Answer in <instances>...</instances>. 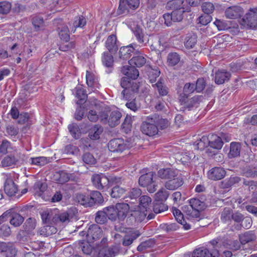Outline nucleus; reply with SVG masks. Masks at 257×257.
I'll list each match as a JSON object with an SVG mask.
<instances>
[{"instance_id":"f257e3e1","label":"nucleus","mask_w":257,"mask_h":257,"mask_svg":"<svg viewBox=\"0 0 257 257\" xmlns=\"http://www.w3.org/2000/svg\"><path fill=\"white\" fill-rule=\"evenodd\" d=\"M78 219V211L75 207H72L58 214L55 213L53 217L52 222L55 223H62L67 224L70 222L76 221Z\"/></svg>"},{"instance_id":"f03ea898","label":"nucleus","mask_w":257,"mask_h":257,"mask_svg":"<svg viewBox=\"0 0 257 257\" xmlns=\"http://www.w3.org/2000/svg\"><path fill=\"white\" fill-rule=\"evenodd\" d=\"M130 79L125 76L122 77L120 81V85L123 88L121 94L125 100L132 98V95L138 92L139 89L138 84L132 82Z\"/></svg>"},{"instance_id":"7ed1b4c3","label":"nucleus","mask_w":257,"mask_h":257,"mask_svg":"<svg viewBox=\"0 0 257 257\" xmlns=\"http://www.w3.org/2000/svg\"><path fill=\"white\" fill-rule=\"evenodd\" d=\"M191 9L189 6L182 7L180 10H173L171 13L164 14L163 18L165 21V24L167 26H170L172 22H180L183 19V15L184 12H190Z\"/></svg>"},{"instance_id":"20e7f679","label":"nucleus","mask_w":257,"mask_h":257,"mask_svg":"<svg viewBox=\"0 0 257 257\" xmlns=\"http://www.w3.org/2000/svg\"><path fill=\"white\" fill-rule=\"evenodd\" d=\"M121 113L118 110H114L108 113L103 112L99 115L100 121L105 124H108L110 127H114L120 122Z\"/></svg>"},{"instance_id":"39448f33","label":"nucleus","mask_w":257,"mask_h":257,"mask_svg":"<svg viewBox=\"0 0 257 257\" xmlns=\"http://www.w3.org/2000/svg\"><path fill=\"white\" fill-rule=\"evenodd\" d=\"M14 153L7 155L2 159L1 166L3 167H14L18 165L23 161L24 155L16 149H14Z\"/></svg>"},{"instance_id":"423d86ee","label":"nucleus","mask_w":257,"mask_h":257,"mask_svg":"<svg viewBox=\"0 0 257 257\" xmlns=\"http://www.w3.org/2000/svg\"><path fill=\"white\" fill-rule=\"evenodd\" d=\"M140 5V0H119L117 14L125 15L128 13L130 9L135 10Z\"/></svg>"},{"instance_id":"0eeeda50","label":"nucleus","mask_w":257,"mask_h":257,"mask_svg":"<svg viewBox=\"0 0 257 257\" xmlns=\"http://www.w3.org/2000/svg\"><path fill=\"white\" fill-rule=\"evenodd\" d=\"M153 174L149 172L142 175L139 180V184L143 187H146L148 191L153 193L156 190V185L153 180Z\"/></svg>"},{"instance_id":"6e6552de","label":"nucleus","mask_w":257,"mask_h":257,"mask_svg":"<svg viewBox=\"0 0 257 257\" xmlns=\"http://www.w3.org/2000/svg\"><path fill=\"white\" fill-rule=\"evenodd\" d=\"M102 236V230L97 224L90 225L86 235L87 240L90 242H94L99 240Z\"/></svg>"},{"instance_id":"1a4fd4ad","label":"nucleus","mask_w":257,"mask_h":257,"mask_svg":"<svg viewBox=\"0 0 257 257\" xmlns=\"http://www.w3.org/2000/svg\"><path fill=\"white\" fill-rule=\"evenodd\" d=\"M142 133L149 136H153L157 134L158 126L154 123L153 118L148 117L147 121L143 122L141 125Z\"/></svg>"},{"instance_id":"9d476101","label":"nucleus","mask_w":257,"mask_h":257,"mask_svg":"<svg viewBox=\"0 0 257 257\" xmlns=\"http://www.w3.org/2000/svg\"><path fill=\"white\" fill-rule=\"evenodd\" d=\"M62 19L59 18L54 20L55 24L57 25L59 36L61 40L68 42L70 39L69 30L68 27L62 24Z\"/></svg>"},{"instance_id":"9b49d317","label":"nucleus","mask_w":257,"mask_h":257,"mask_svg":"<svg viewBox=\"0 0 257 257\" xmlns=\"http://www.w3.org/2000/svg\"><path fill=\"white\" fill-rule=\"evenodd\" d=\"M133 203L134 202L128 203H119L116 204V211L117 218L120 220H123L126 217L129 210L133 209Z\"/></svg>"},{"instance_id":"f8f14e48","label":"nucleus","mask_w":257,"mask_h":257,"mask_svg":"<svg viewBox=\"0 0 257 257\" xmlns=\"http://www.w3.org/2000/svg\"><path fill=\"white\" fill-rule=\"evenodd\" d=\"M107 147L108 150L112 152H122L128 148L124 143L123 140L120 139L111 140L108 143Z\"/></svg>"},{"instance_id":"ddd939ff","label":"nucleus","mask_w":257,"mask_h":257,"mask_svg":"<svg viewBox=\"0 0 257 257\" xmlns=\"http://www.w3.org/2000/svg\"><path fill=\"white\" fill-rule=\"evenodd\" d=\"M91 181L93 185L98 189H102L109 185L108 178L103 174H94Z\"/></svg>"},{"instance_id":"4468645a","label":"nucleus","mask_w":257,"mask_h":257,"mask_svg":"<svg viewBox=\"0 0 257 257\" xmlns=\"http://www.w3.org/2000/svg\"><path fill=\"white\" fill-rule=\"evenodd\" d=\"M226 171L220 167H215L210 169L207 173L209 179L213 181L220 180L224 178Z\"/></svg>"},{"instance_id":"2eb2a0df","label":"nucleus","mask_w":257,"mask_h":257,"mask_svg":"<svg viewBox=\"0 0 257 257\" xmlns=\"http://www.w3.org/2000/svg\"><path fill=\"white\" fill-rule=\"evenodd\" d=\"M17 250L11 243H0V254L2 257H15Z\"/></svg>"},{"instance_id":"dca6fc26","label":"nucleus","mask_w":257,"mask_h":257,"mask_svg":"<svg viewBox=\"0 0 257 257\" xmlns=\"http://www.w3.org/2000/svg\"><path fill=\"white\" fill-rule=\"evenodd\" d=\"M243 21L250 28L257 27V9H250L248 12L246 14Z\"/></svg>"},{"instance_id":"f3484780","label":"nucleus","mask_w":257,"mask_h":257,"mask_svg":"<svg viewBox=\"0 0 257 257\" xmlns=\"http://www.w3.org/2000/svg\"><path fill=\"white\" fill-rule=\"evenodd\" d=\"M209 139L208 136H203L199 140L195 142L194 144V147L195 149L203 150L206 148H207L206 152L209 156L215 155V151H210L209 148Z\"/></svg>"},{"instance_id":"a211bd4d","label":"nucleus","mask_w":257,"mask_h":257,"mask_svg":"<svg viewBox=\"0 0 257 257\" xmlns=\"http://www.w3.org/2000/svg\"><path fill=\"white\" fill-rule=\"evenodd\" d=\"M218 256L219 252L216 249H214L210 252L206 248L201 247L194 250L192 257H218Z\"/></svg>"},{"instance_id":"6ab92c4d","label":"nucleus","mask_w":257,"mask_h":257,"mask_svg":"<svg viewBox=\"0 0 257 257\" xmlns=\"http://www.w3.org/2000/svg\"><path fill=\"white\" fill-rule=\"evenodd\" d=\"M244 13L243 9L239 6L230 7L225 11V16L228 19H235L241 17Z\"/></svg>"},{"instance_id":"aec40b11","label":"nucleus","mask_w":257,"mask_h":257,"mask_svg":"<svg viewBox=\"0 0 257 257\" xmlns=\"http://www.w3.org/2000/svg\"><path fill=\"white\" fill-rule=\"evenodd\" d=\"M209 139V148L210 151H215V154L217 150H220L222 146L223 143L220 137L216 135H208Z\"/></svg>"},{"instance_id":"412c9836","label":"nucleus","mask_w":257,"mask_h":257,"mask_svg":"<svg viewBox=\"0 0 257 257\" xmlns=\"http://www.w3.org/2000/svg\"><path fill=\"white\" fill-rule=\"evenodd\" d=\"M4 190L5 193L9 196L15 195L18 192V186L10 176H7L4 185Z\"/></svg>"},{"instance_id":"4be33fe9","label":"nucleus","mask_w":257,"mask_h":257,"mask_svg":"<svg viewBox=\"0 0 257 257\" xmlns=\"http://www.w3.org/2000/svg\"><path fill=\"white\" fill-rule=\"evenodd\" d=\"M134 45L137 47V44H131L129 46L122 47L120 48L119 51V57L120 59H128L131 57L132 53L135 50V48Z\"/></svg>"},{"instance_id":"5701e85b","label":"nucleus","mask_w":257,"mask_h":257,"mask_svg":"<svg viewBox=\"0 0 257 257\" xmlns=\"http://www.w3.org/2000/svg\"><path fill=\"white\" fill-rule=\"evenodd\" d=\"M183 184V181L182 178L177 177L176 176L168 180L166 182L165 186L168 190H174L181 186Z\"/></svg>"},{"instance_id":"b1692460","label":"nucleus","mask_w":257,"mask_h":257,"mask_svg":"<svg viewBox=\"0 0 257 257\" xmlns=\"http://www.w3.org/2000/svg\"><path fill=\"white\" fill-rule=\"evenodd\" d=\"M121 72L126 76L130 77L132 79H137L139 75V72L138 70L134 66H125L121 68Z\"/></svg>"},{"instance_id":"393cba45","label":"nucleus","mask_w":257,"mask_h":257,"mask_svg":"<svg viewBox=\"0 0 257 257\" xmlns=\"http://www.w3.org/2000/svg\"><path fill=\"white\" fill-rule=\"evenodd\" d=\"M134 33L138 42L142 44V46H145L148 43V37L144 34L142 29L140 27L137 26L135 28Z\"/></svg>"},{"instance_id":"a878e982","label":"nucleus","mask_w":257,"mask_h":257,"mask_svg":"<svg viewBox=\"0 0 257 257\" xmlns=\"http://www.w3.org/2000/svg\"><path fill=\"white\" fill-rule=\"evenodd\" d=\"M158 176L162 179L169 180L177 176L176 171L171 168L161 169L158 172Z\"/></svg>"},{"instance_id":"bb28decb","label":"nucleus","mask_w":257,"mask_h":257,"mask_svg":"<svg viewBox=\"0 0 257 257\" xmlns=\"http://www.w3.org/2000/svg\"><path fill=\"white\" fill-rule=\"evenodd\" d=\"M183 211L186 214L189 219H196L197 221H199L200 219V211L196 210L187 205H184L183 207Z\"/></svg>"},{"instance_id":"cd10ccee","label":"nucleus","mask_w":257,"mask_h":257,"mask_svg":"<svg viewBox=\"0 0 257 257\" xmlns=\"http://www.w3.org/2000/svg\"><path fill=\"white\" fill-rule=\"evenodd\" d=\"M230 73L225 70H218L215 73V82L218 84L224 83L229 79Z\"/></svg>"},{"instance_id":"c85d7f7f","label":"nucleus","mask_w":257,"mask_h":257,"mask_svg":"<svg viewBox=\"0 0 257 257\" xmlns=\"http://www.w3.org/2000/svg\"><path fill=\"white\" fill-rule=\"evenodd\" d=\"M257 238V236L253 231H246L239 235V240L241 244H245L247 243L254 241Z\"/></svg>"},{"instance_id":"c756f323","label":"nucleus","mask_w":257,"mask_h":257,"mask_svg":"<svg viewBox=\"0 0 257 257\" xmlns=\"http://www.w3.org/2000/svg\"><path fill=\"white\" fill-rule=\"evenodd\" d=\"M241 144L237 142H232L230 144V150L228 154L229 158H236L240 155Z\"/></svg>"},{"instance_id":"7c9ffc66","label":"nucleus","mask_w":257,"mask_h":257,"mask_svg":"<svg viewBox=\"0 0 257 257\" xmlns=\"http://www.w3.org/2000/svg\"><path fill=\"white\" fill-rule=\"evenodd\" d=\"M172 212L176 220L178 222L183 225L185 229L188 230L190 228V225L185 222L183 215L180 210L176 208H173Z\"/></svg>"},{"instance_id":"2f4dec72","label":"nucleus","mask_w":257,"mask_h":257,"mask_svg":"<svg viewBox=\"0 0 257 257\" xmlns=\"http://www.w3.org/2000/svg\"><path fill=\"white\" fill-rule=\"evenodd\" d=\"M131 211L133 212L131 215L134 216L136 221L138 222L143 221L145 219L147 215V211L142 209L138 208L136 206H133V209Z\"/></svg>"},{"instance_id":"473e14b6","label":"nucleus","mask_w":257,"mask_h":257,"mask_svg":"<svg viewBox=\"0 0 257 257\" xmlns=\"http://www.w3.org/2000/svg\"><path fill=\"white\" fill-rule=\"evenodd\" d=\"M86 23V19L83 16H78L74 18L72 24H69L70 29L74 33L77 28H82Z\"/></svg>"},{"instance_id":"72a5a7b5","label":"nucleus","mask_w":257,"mask_h":257,"mask_svg":"<svg viewBox=\"0 0 257 257\" xmlns=\"http://www.w3.org/2000/svg\"><path fill=\"white\" fill-rule=\"evenodd\" d=\"M116 37L114 35H110L107 39L105 42V46L110 52H115L118 46L116 44Z\"/></svg>"},{"instance_id":"f704fd0d","label":"nucleus","mask_w":257,"mask_h":257,"mask_svg":"<svg viewBox=\"0 0 257 257\" xmlns=\"http://www.w3.org/2000/svg\"><path fill=\"white\" fill-rule=\"evenodd\" d=\"M151 198L148 196L144 195L140 198L139 205L136 206L138 208L142 209L148 211L151 208Z\"/></svg>"},{"instance_id":"c9c22d12","label":"nucleus","mask_w":257,"mask_h":257,"mask_svg":"<svg viewBox=\"0 0 257 257\" xmlns=\"http://www.w3.org/2000/svg\"><path fill=\"white\" fill-rule=\"evenodd\" d=\"M103 130V127L99 125H94L91 128L89 133L90 139L93 140H98L100 138V134Z\"/></svg>"},{"instance_id":"e433bc0d","label":"nucleus","mask_w":257,"mask_h":257,"mask_svg":"<svg viewBox=\"0 0 257 257\" xmlns=\"http://www.w3.org/2000/svg\"><path fill=\"white\" fill-rule=\"evenodd\" d=\"M197 41V35L194 34H190L187 35L185 39L184 45L187 49H192L195 46Z\"/></svg>"},{"instance_id":"4c0bfd02","label":"nucleus","mask_w":257,"mask_h":257,"mask_svg":"<svg viewBox=\"0 0 257 257\" xmlns=\"http://www.w3.org/2000/svg\"><path fill=\"white\" fill-rule=\"evenodd\" d=\"M184 0H171L166 5V8L173 10H180L182 7H186L184 4Z\"/></svg>"},{"instance_id":"58836bf2","label":"nucleus","mask_w":257,"mask_h":257,"mask_svg":"<svg viewBox=\"0 0 257 257\" xmlns=\"http://www.w3.org/2000/svg\"><path fill=\"white\" fill-rule=\"evenodd\" d=\"M146 63V59L143 55L134 56L129 61L131 65H134L138 67L143 66Z\"/></svg>"},{"instance_id":"ea45409f","label":"nucleus","mask_w":257,"mask_h":257,"mask_svg":"<svg viewBox=\"0 0 257 257\" xmlns=\"http://www.w3.org/2000/svg\"><path fill=\"white\" fill-rule=\"evenodd\" d=\"M180 55L176 52L169 53L167 56V63L170 66H174L177 65L180 61Z\"/></svg>"},{"instance_id":"a19ab883","label":"nucleus","mask_w":257,"mask_h":257,"mask_svg":"<svg viewBox=\"0 0 257 257\" xmlns=\"http://www.w3.org/2000/svg\"><path fill=\"white\" fill-rule=\"evenodd\" d=\"M57 231V228L54 226L45 225L40 228L39 232L40 235L48 236L55 233Z\"/></svg>"},{"instance_id":"79ce46f5","label":"nucleus","mask_w":257,"mask_h":257,"mask_svg":"<svg viewBox=\"0 0 257 257\" xmlns=\"http://www.w3.org/2000/svg\"><path fill=\"white\" fill-rule=\"evenodd\" d=\"M233 211L230 208H224L221 213L220 219L222 222L227 223L230 221L232 217Z\"/></svg>"},{"instance_id":"37998d69","label":"nucleus","mask_w":257,"mask_h":257,"mask_svg":"<svg viewBox=\"0 0 257 257\" xmlns=\"http://www.w3.org/2000/svg\"><path fill=\"white\" fill-rule=\"evenodd\" d=\"M90 243L87 240L86 241H80L78 243V248H80L84 254L89 255L92 252L93 248L90 244Z\"/></svg>"},{"instance_id":"c03bdc74","label":"nucleus","mask_w":257,"mask_h":257,"mask_svg":"<svg viewBox=\"0 0 257 257\" xmlns=\"http://www.w3.org/2000/svg\"><path fill=\"white\" fill-rule=\"evenodd\" d=\"M189 203L190 204L188 206L200 211L203 210L205 207V204L204 202L201 201L198 199L192 198L190 200Z\"/></svg>"},{"instance_id":"a18cd8bd","label":"nucleus","mask_w":257,"mask_h":257,"mask_svg":"<svg viewBox=\"0 0 257 257\" xmlns=\"http://www.w3.org/2000/svg\"><path fill=\"white\" fill-rule=\"evenodd\" d=\"M12 218L11 219L10 222L11 225L15 227H18L20 226L24 222V218L20 214L15 213L12 214H11Z\"/></svg>"},{"instance_id":"49530a36","label":"nucleus","mask_w":257,"mask_h":257,"mask_svg":"<svg viewBox=\"0 0 257 257\" xmlns=\"http://www.w3.org/2000/svg\"><path fill=\"white\" fill-rule=\"evenodd\" d=\"M54 179L58 183L63 184L69 180V175L64 171L56 172L54 175Z\"/></svg>"},{"instance_id":"de8ad7c7","label":"nucleus","mask_w":257,"mask_h":257,"mask_svg":"<svg viewBox=\"0 0 257 257\" xmlns=\"http://www.w3.org/2000/svg\"><path fill=\"white\" fill-rule=\"evenodd\" d=\"M107 217L111 220H115L117 218L116 211V204L115 206H110L103 209Z\"/></svg>"},{"instance_id":"09e8293b","label":"nucleus","mask_w":257,"mask_h":257,"mask_svg":"<svg viewBox=\"0 0 257 257\" xmlns=\"http://www.w3.org/2000/svg\"><path fill=\"white\" fill-rule=\"evenodd\" d=\"M115 255L112 248L104 247L100 249L96 257H114Z\"/></svg>"},{"instance_id":"8fccbe9b","label":"nucleus","mask_w":257,"mask_h":257,"mask_svg":"<svg viewBox=\"0 0 257 257\" xmlns=\"http://www.w3.org/2000/svg\"><path fill=\"white\" fill-rule=\"evenodd\" d=\"M68 129L72 136L74 139H78L80 138L81 132L78 125L75 123L70 124L68 126Z\"/></svg>"},{"instance_id":"3c124183","label":"nucleus","mask_w":257,"mask_h":257,"mask_svg":"<svg viewBox=\"0 0 257 257\" xmlns=\"http://www.w3.org/2000/svg\"><path fill=\"white\" fill-rule=\"evenodd\" d=\"M152 118L154 121V123L158 126V129L159 127L162 130L164 129L167 127L169 125V122L166 119L162 118L156 115H154Z\"/></svg>"},{"instance_id":"603ef678","label":"nucleus","mask_w":257,"mask_h":257,"mask_svg":"<svg viewBox=\"0 0 257 257\" xmlns=\"http://www.w3.org/2000/svg\"><path fill=\"white\" fill-rule=\"evenodd\" d=\"M86 83L88 87H97V82L96 80V78L94 74L89 72L88 71H86Z\"/></svg>"},{"instance_id":"864d4df0","label":"nucleus","mask_w":257,"mask_h":257,"mask_svg":"<svg viewBox=\"0 0 257 257\" xmlns=\"http://www.w3.org/2000/svg\"><path fill=\"white\" fill-rule=\"evenodd\" d=\"M199 97L198 96H195L185 102L184 105L186 107L190 110L193 107H197L199 104Z\"/></svg>"},{"instance_id":"5fc2aeb1","label":"nucleus","mask_w":257,"mask_h":257,"mask_svg":"<svg viewBox=\"0 0 257 257\" xmlns=\"http://www.w3.org/2000/svg\"><path fill=\"white\" fill-rule=\"evenodd\" d=\"M91 198V205H92L94 203H101L103 202V197L101 194L97 191H93L90 196Z\"/></svg>"},{"instance_id":"6e6d98bb","label":"nucleus","mask_w":257,"mask_h":257,"mask_svg":"<svg viewBox=\"0 0 257 257\" xmlns=\"http://www.w3.org/2000/svg\"><path fill=\"white\" fill-rule=\"evenodd\" d=\"M169 195L168 191L164 188H161L155 194V199L158 201H164L167 200Z\"/></svg>"},{"instance_id":"4d7b16f0","label":"nucleus","mask_w":257,"mask_h":257,"mask_svg":"<svg viewBox=\"0 0 257 257\" xmlns=\"http://www.w3.org/2000/svg\"><path fill=\"white\" fill-rule=\"evenodd\" d=\"M76 199L80 204L83 205L91 206V198L89 195L79 194L76 196Z\"/></svg>"},{"instance_id":"13d9d810","label":"nucleus","mask_w":257,"mask_h":257,"mask_svg":"<svg viewBox=\"0 0 257 257\" xmlns=\"http://www.w3.org/2000/svg\"><path fill=\"white\" fill-rule=\"evenodd\" d=\"M102 61L104 66L107 67H111L113 64V58L111 55L107 52H104L102 57Z\"/></svg>"},{"instance_id":"bf43d9fd","label":"nucleus","mask_w":257,"mask_h":257,"mask_svg":"<svg viewBox=\"0 0 257 257\" xmlns=\"http://www.w3.org/2000/svg\"><path fill=\"white\" fill-rule=\"evenodd\" d=\"M125 192V190L124 188L119 186H116L112 189L111 196L112 198H120L124 194Z\"/></svg>"},{"instance_id":"052dcab7","label":"nucleus","mask_w":257,"mask_h":257,"mask_svg":"<svg viewBox=\"0 0 257 257\" xmlns=\"http://www.w3.org/2000/svg\"><path fill=\"white\" fill-rule=\"evenodd\" d=\"M75 97L79 100H85L87 98V94L83 87L80 85L77 86L75 89Z\"/></svg>"},{"instance_id":"680f3d73","label":"nucleus","mask_w":257,"mask_h":257,"mask_svg":"<svg viewBox=\"0 0 257 257\" xmlns=\"http://www.w3.org/2000/svg\"><path fill=\"white\" fill-rule=\"evenodd\" d=\"M202 11L206 14L209 15L212 14L215 9L214 5L210 2L203 3L201 5Z\"/></svg>"},{"instance_id":"e2e57ef3","label":"nucleus","mask_w":257,"mask_h":257,"mask_svg":"<svg viewBox=\"0 0 257 257\" xmlns=\"http://www.w3.org/2000/svg\"><path fill=\"white\" fill-rule=\"evenodd\" d=\"M153 86L156 88L160 95L162 96L166 95L168 93L167 88L160 81H158Z\"/></svg>"},{"instance_id":"0e129e2a","label":"nucleus","mask_w":257,"mask_h":257,"mask_svg":"<svg viewBox=\"0 0 257 257\" xmlns=\"http://www.w3.org/2000/svg\"><path fill=\"white\" fill-rule=\"evenodd\" d=\"M32 24L36 31H39L44 26L43 19L38 17H34L32 20Z\"/></svg>"},{"instance_id":"69168bd1","label":"nucleus","mask_w":257,"mask_h":257,"mask_svg":"<svg viewBox=\"0 0 257 257\" xmlns=\"http://www.w3.org/2000/svg\"><path fill=\"white\" fill-rule=\"evenodd\" d=\"M55 213L51 210H46L41 213V218L43 222H48L51 220L52 221L53 217Z\"/></svg>"},{"instance_id":"338daca9","label":"nucleus","mask_w":257,"mask_h":257,"mask_svg":"<svg viewBox=\"0 0 257 257\" xmlns=\"http://www.w3.org/2000/svg\"><path fill=\"white\" fill-rule=\"evenodd\" d=\"M107 215L104 210L99 211L96 214L95 221L97 223L103 224L107 220Z\"/></svg>"},{"instance_id":"774afa93","label":"nucleus","mask_w":257,"mask_h":257,"mask_svg":"<svg viewBox=\"0 0 257 257\" xmlns=\"http://www.w3.org/2000/svg\"><path fill=\"white\" fill-rule=\"evenodd\" d=\"M36 220L34 218H29L25 223V229L28 231L34 230L36 227Z\"/></svg>"}]
</instances>
